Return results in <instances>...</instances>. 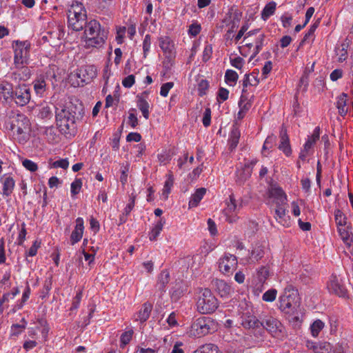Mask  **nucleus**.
Listing matches in <instances>:
<instances>
[{
    "label": "nucleus",
    "instance_id": "f257e3e1",
    "mask_svg": "<svg viewBox=\"0 0 353 353\" xmlns=\"http://www.w3.org/2000/svg\"><path fill=\"white\" fill-rule=\"evenodd\" d=\"M77 107L72 102L59 103L56 107L57 125L63 133H70L74 128Z\"/></svg>",
    "mask_w": 353,
    "mask_h": 353
},
{
    "label": "nucleus",
    "instance_id": "f03ea898",
    "mask_svg": "<svg viewBox=\"0 0 353 353\" xmlns=\"http://www.w3.org/2000/svg\"><path fill=\"white\" fill-rule=\"evenodd\" d=\"M83 40L88 49L100 48L105 43L106 34L101 30V24L96 20H91L84 26Z\"/></svg>",
    "mask_w": 353,
    "mask_h": 353
},
{
    "label": "nucleus",
    "instance_id": "7ed1b4c3",
    "mask_svg": "<svg viewBox=\"0 0 353 353\" xmlns=\"http://www.w3.org/2000/svg\"><path fill=\"white\" fill-rule=\"evenodd\" d=\"M299 305L300 298L297 290L292 285H288L279 298V309L290 316L296 314Z\"/></svg>",
    "mask_w": 353,
    "mask_h": 353
},
{
    "label": "nucleus",
    "instance_id": "20e7f679",
    "mask_svg": "<svg viewBox=\"0 0 353 353\" xmlns=\"http://www.w3.org/2000/svg\"><path fill=\"white\" fill-rule=\"evenodd\" d=\"M68 26L74 31L82 30L87 22V12L83 3L73 1L68 13Z\"/></svg>",
    "mask_w": 353,
    "mask_h": 353
},
{
    "label": "nucleus",
    "instance_id": "39448f33",
    "mask_svg": "<svg viewBox=\"0 0 353 353\" xmlns=\"http://www.w3.org/2000/svg\"><path fill=\"white\" fill-rule=\"evenodd\" d=\"M216 322L210 317L201 316L194 319L188 330L190 336L201 337L216 330Z\"/></svg>",
    "mask_w": 353,
    "mask_h": 353
},
{
    "label": "nucleus",
    "instance_id": "423d86ee",
    "mask_svg": "<svg viewBox=\"0 0 353 353\" xmlns=\"http://www.w3.org/2000/svg\"><path fill=\"white\" fill-rule=\"evenodd\" d=\"M219 301L209 289L201 291L196 302L197 311L201 314H211L216 310Z\"/></svg>",
    "mask_w": 353,
    "mask_h": 353
},
{
    "label": "nucleus",
    "instance_id": "0eeeda50",
    "mask_svg": "<svg viewBox=\"0 0 353 353\" xmlns=\"http://www.w3.org/2000/svg\"><path fill=\"white\" fill-rule=\"evenodd\" d=\"M97 77V68L92 65H83L70 76L77 79V82L72 83L74 86H82L84 83H88L92 81Z\"/></svg>",
    "mask_w": 353,
    "mask_h": 353
},
{
    "label": "nucleus",
    "instance_id": "6e6552de",
    "mask_svg": "<svg viewBox=\"0 0 353 353\" xmlns=\"http://www.w3.org/2000/svg\"><path fill=\"white\" fill-rule=\"evenodd\" d=\"M14 56V63L16 67L28 64L30 43L26 41H16L13 46Z\"/></svg>",
    "mask_w": 353,
    "mask_h": 353
},
{
    "label": "nucleus",
    "instance_id": "1a4fd4ad",
    "mask_svg": "<svg viewBox=\"0 0 353 353\" xmlns=\"http://www.w3.org/2000/svg\"><path fill=\"white\" fill-rule=\"evenodd\" d=\"M12 130L14 135L19 143L27 142L30 137V123L29 119L24 116H19L13 124Z\"/></svg>",
    "mask_w": 353,
    "mask_h": 353
},
{
    "label": "nucleus",
    "instance_id": "9d476101",
    "mask_svg": "<svg viewBox=\"0 0 353 353\" xmlns=\"http://www.w3.org/2000/svg\"><path fill=\"white\" fill-rule=\"evenodd\" d=\"M265 37V34L259 30L250 31L246 34L244 37V40L247 41L245 45L248 48L254 47L251 58L256 57L262 50Z\"/></svg>",
    "mask_w": 353,
    "mask_h": 353
},
{
    "label": "nucleus",
    "instance_id": "9b49d317",
    "mask_svg": "<svg viewBox=\"0 0 353 353\" xmlns=\"http://www.w3.org/2000/svg\"><path fill=\"white\" fill-rule=\"evenodd\" d=\"M226 207L223 210V214L225 216V221L229 223H236L239 219L238 208L234 194H230L228 199L225 201Z\"/></svg>",
    "mask_w": 353,
    "mask_h": 353
},
{
    "label": "nucleus",
    "instance_id": "f8f14e48",
    "mask_svg": "<svg viewBox=\"0 0 353 353\" xmlns=\"http://www.w3.org/2000/svg\"><path fill=\"white\" fill-rule=\"evenodd\" d=\"M237 265L236 257L230 254H225L219 262V270L225 274H232L236 270Z\"/></svg>",
    "mask_w": 353,
    "mask_h": 353
},
{
    "label": "nucleus",
    "instance_id": "ddd939ff",
    "mask_svg": "<svg viewBox=\"0 0 353 353\" xmlns=\"http://www.w3.org/2000/svg\"><path fill=\"white\" fill-rule=\"evenodd\" d=\"M31 99L30 89L25 84L19 85L14 89L12 99L21 106L26 105Z\"/></svg>",
    "mask_w": 353,
    "mask_h": 353
},
{
    "label": "nucleus",
    "instance_id": "4468645a",
    "mask_svg": "<svg viewBox=\"0 0 353 353\" xmlns=\"http://www.w3.org/2000/svg\"><path fill=\"white\" fill-rule=\"evenodd\" d=\"M268 199L269 204L287 205V195L280 187L272 185L268 190Z\"/></svg>",
    "mask_w": 353,
    "mask_h": 353
},
{
    "label": "nucleus",
    "instance_id": "2eb2a0df",
    "mask_svg": "<svg viewBox=\"0 0 353 353\" xmlns=\"http://www.w3.org/2000/svg\"><path fill=\"white\" fill-rule=\"evenodd\" d=\"M261 325L265 328L272 336H279L283 329L281 323L272 316H267L263 319Z\"/></svg>",
    "mask_w": 353,
    "mask_h": 353
},
{
    "label": "nucleus",
    "instance_id": "dca6fc26",
    "mask_svg": "<svg viewBox=\"0 0 353 353\" xmlns=\"http://www.w3.org/2000/svg\"><path fill=\"white\" fill-rule=\"evenodd\" d=\"M320 137V128L316 127L313 130L311 136L308 137V139L303 145V148L301 150L299 154V159L304 161L306 157L310 154V151L314 145L316 141Z\"/></svg>",
    "mask_w": 353,
    "mask_h": 353
},
{
    "label": "nucleus",
    "instance_id": "f3484780",
    "mask_svg": "<svg viewBox=\"0 0 353 353\" xmlns=\"http://www.w3.org/2000/svg\"><path fill=\"white\" fill-rule=\"evenodd\" d=\"M159 46L165 58L171 62L175 57V49L173 41L168 37H161L159 39Z\"/></svg>",
    "mask_w": 353,
    "mask_h": 353
},
{
    "label": "nucleus",
    "instance_id": "a211bd4d",
    "mask_svg": "<svg viewBox=\"0 0 353 353\" xmlns=\"http://www.w3.org/2000/svg\"><path fill=\"white\" fill-rule=\"evenodd\" d=\"M288 204L276 205L274 217L276 221L285 227L290 225V218L288 215Z\"/></svg>",
    "mask_w": 353,
    "mask_h": 353
},
{
    "label": "nucleus",
    "instance_id": "6ab92c4d",
    "mask_svg": "<svg viewBox=\"0 0 353 353\" xmlns=\"http://www.w3.org/2000/svg\"><path fill=\"white\" fill-rule=\"evenodd\" d=\"M327 288L330 292L339 296L343 297L346 295V290L341 285L339 279L335 275H332L329 279Z\"/></svg>",
    "mask_w": 353,
    "mask_h": 353
},
{
    "label": "nucleus",
    "instance_id": "aec40b11",
    "mask_svg": "<svg viewBox=\"0 0 353 353\" xmlns=\"http://www.w3.org/2000/svg\"><path fill=\"white\" fill-rule=\"evenodd\" d=\"M259 83V79L254 72L245 74L243 79L242 93L248 94L252 92L251 88L256 87Z\"/></svg>",
    "mask_w": 353,
    "mask_h": 353
},
{
    "label": "nucleus",
    "instance_id": "412c9836",
    "mask_svg": "<svg viewBox=\"0 0 353 353\" xmlns=\"http://www.w3.org/2000/svg\"><path fill=\"white\" fill-rule=\"evenodd\" d=\"M84 231V222L83 219L79 217L76 219V225L74 230L72 232L70 235V244L74 245L75 243L80 241L82 239Z\"/></svg>",
    "mask_w": 353,
    "mask_h": 353
},
{
    "label": "nucleus",
    "instance_id": "4be33fe9",
    "mask_svg": "<svg viewBox=\"0 0 353 353\" xmlns=\"http://www.w3.org/2000/svg\"><path fill=\"white\" fill-rule=\"evenodd\" d=\"M279 149L281 150L287 157L292 154V149L290 144V139L287 134V130L282 129L280 132V143Z\"/></svg>",
    "mask_w": 353,
    "mask_h": 353
},
{
    "label": "nucleus",
    "instance_id": "5701e85b",
    "mask_svg": "<svg viewBox=\"0 0 353 353\" xmlns=\"http://www.w3.org/2000/svg\"><path fill=\"white\" fill-rule=\"evenodd\" d=\"M261 321L252 314H244L242 316L241 325L246 329L259 327L261 326Z\"/></svg>",
    "mask_w": 353,
    "mask_h": 353
},
{
    "label": "nucleus",
    "instance_id": "b1692460",
    "mask_svg": "<svg viewBox=\"0 0 353 353\" xmlns=\"http://www.w3.org/2000/svg\"><path fill=\"white\" fill-rule=\"evenodd\" d=\"M152 306L150 303H144L138 313H137L134 316V321H140L141 323H143L146 321L150 317Z\"/></svg>",
    "mask_w": 353,
    "mask_h": 353
},
{
    "label": "nucleus",
    "instance_id": "393cba45",
    "mask_svg": "<svg viewBox=\"0 0 353 353\" xmlns=\"http://www.w3.org/2000/svg\"><path fill=\"white\" fill-rule=\"evenodd\" d=\"M17 68L18 69L12 73V77L14 79L26 81L30 78L32 74L30 68L25 65Z\"/></svg>",
    "mask_w": 353,
    "mask_h": 353
},
{
    "label": "nucleus",
    "instance_id": "a878e982",
    "mask_svg": "<svg viewBox=\"0 0 353 353\" xmlns=\"http://www.w3.org/2000/svg\"><path fill=\"white\" fill-rule=\"evenodd\" d=\"M19 293L18 288H13L11 292L5 293L0 300V314H2L5 308L8 307L9 302L14 299L15 296Z\"/></svg>",
    "mask_w": 353,
    "mask_h": 353
},
{
    "label": "nucleus",
    "instance_id": "bb28decb",
    "mask_svg": "<svg viewBox=\"0 0 353 353\" xmlns=\"http://www.w3.org/2000/svg\"><path fill=\"white\" fill-rule=\"evenodd\" d=\"M251 176L250 165H244L242 169H238L236 172V182L241 185Z\"/></svg>",
    "mask_w": 353,
    "mask_h": 353
},
{
    "label": "nucleus",
    "instance_id": "cd10ccee",
    "mask_svg": "<svg viewBox=\"0 0 353 353\" xmlns=\"http://www.w3.org/2000/svg\"><path fill=\"white\" fill-rule=\"evenodd\" d=\"M165 223V220L163 218L159 219L152 227L149 233V239L150 241H155L160 234L163 228Z\"/></svg>",
    "mask_w": 353,
    "mask_h": 353
},
{
    "label": "nucleus",
    "instance_id": "c85d7f7f",
    "mask_svg": "<svg viewBox=\"0 0 353 353\" xmlns=\"http://www.w3.org/2000/svg\"><path fill=\"white\" fill-rule=\"evenodd\" d=\"M206 193V189L201 188L197 189L195 192L191 196L189 201V208L196 207L201 200L203 198Z\"/></svg>",
    "mask_w": 353,
    "mask_h": 353
},
{
    "label": "nucleus",
    "instance_id": "c756f323",
    "mask_svg": "<svg viewBox=\"0 0 353 353\" xmlns=\"http://www.w3.org/2000/svg\"><path fill=\"white\" fill-rule=\"evenodd\" d=\"M252 94L242 93L239 101V107L241 110L247 113L252 106Z\"/></svg>",
    "mask_w": 353,
    "mask_h": 353
},
{
    "label": "nucleus",
    "instance_id": "7c9ffc66",
    "mask_svg": "<svg viewBox=\"0 0 353 353\" xmlns=\"http://www.w3.org/2000/svg\"><path fill=\"white\" fill-rule=\"evenodd\" d=\"M347 95L345 93L341 94L337 97L336 108L339 110V113L341 116H345L348 111V108L347 107Z\"/></svg>",
    "mask_w": 353,
    "mask_h": 353
},
{
    "label": "nucleus",
    "instance_id": "2f4dec72",
    "mask_svg": "<svg viewBox=\"0 0 353 353\" xmlns=\"http://www.w3.org/2000/svg\"><path fill=\"white\" fill-rule=\"evenodd\" d=\"M34 90L37 95L42 97L46 90V83L43 76L38 77L33 82Z\"/></svg>",
    "mask_w": 353,
    "mask_h": 353
},
{
    "label": "nucleus",
    "instance_id": "473e14b6",
    "mask_svg": "<svg viewBox=\"0 0 353 353\" xmlns=\"http://www.w3.org/2000/svg\"><path fill=\"white\" fill-rule=\"evenodd\" d=\"M338 232L343 241L346 244H350L352 242V232L350 228L345 225L344 226H339Z\"/></svg>",
    "mask_w": 353,
    "mask_h": 353
},
{
    "label": "nucleus",
    "instance_id": "72a5a7b5",
    "mask_svg": "<svg viewBox=\"0 0 353 353\" xmlns=\"http://www.w3.org/2000/svg\"><path fill=\"white\" fill-rule=\"evenodd\" d=\"M276 3L274 1H270L265 5L261 11V19L266 21L270 17L273 15L276 11Z\"/></svg>",
    "mask_w": 353,
    "mask_h": 353
},
{
    "label": "nucleus",
    "instance_id": "f704fd0d",
    "mask_svg": "<svg viewBox=\"0 0 353 353\" xmlns=\"http://www.w3.org/2000/svg\"><path fill=\"white\" fill-rule=\"evenodd\" d=\"M15 182L12 177L6 176L3 182V194L10 196L14 188Z\"/></svg>",
    "mask_w": 353,
    "mask_h": 353
},
{
    "label": "nucleus",
    "instance_id": "c9c22d12",
    "mask_svg": "<svg viewBox=\"0 0 353 353\" xmlns=\"http://www.w3.org/2000/svg\"><path fill=\"white\" fill-rule=\"evenodd\" d=\"M0 92L6 100L12 99L14 89L11 84L3 83L0 84Z\"/></svg>",
    "mask_w": 353,
    "mask_h": 353
},
{
    "label": "nucleus",
    "instance_id": "e433bc0d",
    "mask_svg": "<svg viewBox=\"0 0 353 353\" xmlns=\"http://www.w3.org/2000/svg\"><path fill=\"white\" fill-rule=\"evenodd\" d=\"M216 288L222 297L228 296L232 292L231 286L224 281H218L216 282Z\"/></svg>",
    "mask_w": 353,
    "mask_h": 353
},
{
    "label": "nucleus",
    "instance_id": "4c0bfd02",
    "mask_svg": "<svg viewBox=\"0 0 353 353\" xmlns=\"http://www.w3.org/2000/svg\"><path fill=\"white\" fill-rule=\"evenodd\" d=\"M170 281V274L167 270H163L158 277L157 286L161 292L165 291L166 285Z\"/></svg>",
    "mask_w": 353,
    "mask_h": 353
},
{
    "label": "nucleus",
    "instance_id": "58836bf2",
    "mask_svg": "<svg viewBox=\"0 0 353 353\" xmlns=\"http://www.w3.org/2000/svg\"><path fill=\"white\" fill-rule=\"evenodd\" d=\"M137 107L141 110L143 117L148 119L150 116V104L142 97H139L137 101Z\"/></svg>",
    "mask_w": 353,
    "mask_h": 353
},
{
    "label": "nucleus",
    "instance_id": "ea45409f",
    "mask_svg": "<svg viewBox=\"0 0 353 353\" xmlns=\"http://www.w3.org/2000/svg\"><path fill=\"white\" fill-rule=\"evenodd\" d=\"M325 327V323L320 319L315 320L310 327L311 334L313 337L316 338L321 331Z\"/></svg>",
    "mask_w": 353,
    "mask_h": 353
},
{
    "label": "nucleus",
    "instance_id": "a19ab883",
    "mask_svg": "<svg viewBox=\"0 0 353 353\" xmlns=\"http://www.w3.org/2000/svg\"><path fill=\"white\" fill-rule=\"evenodd\" d=\"M240 135V130L237 128H234L231 131L228 142L230 148L232 150L236 148L239 143Z\"/></svg>",
    "mask_w": 353,
    "mask_h": 353
},
{
    "label": "nucleus",
    "instance_id": "79ce46f5",
    "mask_svg": "<svg viewBox=\"0 0 353 353\" xmlns=\"http://www.w3.org/2000/svg\"><path fill=\"white\" fill-rule=\"evenodd\" d=\"M225 82L230 86H234L238 81L237 72L232 70H227L225 73Z\"/></svg>",
    "mask_w": 353,
    "mask_h": 353
},
{
    "label": "nucleus",
    "instance_id": "37998d69",
    "mask_svg": "<svg viewBox=\"0 0 353 353\" xmlns=\"http://www.w3.org/2000/svg\"><path fill=\"white\" fill-rule=\"evenodd\" d=\"M185 291L184 285L181 283H178L172 289L171 298L174 301H178L181 297Z\"/></svg>",
    "mask_w": 353,
    "mask_h": 353
},
{
    "label": "nucleus",
    "instance_id": "c03bdc74",
    "mask_svg": "<svg viewBox=\"0 0 353 353\" xmlns=\"http://www.w3.org/2000/svg\"><path fill=\"white\" fill-rule=\"evenodd\" d=\"M336 55L338 57V61L342 62L347 57V45L345 43L341 44L336 48Z\"/></svg>",
    "mask_w": 353,
    "mask_h": 353
},
{
    "label": "nucleus",
    "instance_id": "a18cd8bd",
    "mask_svg": "<svg viewBox=\"0 0 353 353\" xmlns=\"http://www.w3.org/2000/svg\"><path fill=\"white\" fill-rule=\"evenodd\" d=\"M334 219L336 224L337 225V228L339 226H344L347 225V217L344 214V213L339 210L336 209L334 210Z\"/></svg>",
    "mask_w": 353,
    "mask_h": 353
},
{
    "label": "nucleus",
    "instance_id": "49530a36",
    "mask_svg": "<svg viewBox=\"0 0 353 353\" xmlns=\"http://www.w3.org/2000/svg\"><path fill=\"white\" fill-rule=\"evenodd\" d=\"M52 112L48 104L41 105L39 108L38 116L41 119H50L52 117Z\"/></svg>",
    "mask_w": 353,
    "mask_h": 353
},
{
    "label": "nucleus",
    "instance_id": "de8ad7c7",
    "mask_svg": "<svg viewBox=\"0 0 353 353\" xmlns=\"http://www.w3.org/2000/svg\"><path fill=\"white\" fill-rule=\"evenodd\" d=\"M199 353H221L216 345L208 343L201 346L196 350Z\"/></svg>",
    "mask_w": 353,
    "mask_h": 353
},
{
    "label": "nucleus",
    "instance_id": "09e8293b",
    "mask_svg": "<svg viewBox=\"0 0 353 353\" xmlns=\"http://www.w3.org/2000/svg\"><path fill=\"white\" fill-rule=\"evenodd\" d=\"M173 177L172 175H168V179L165 182L163 192H162V196H163L164 199H167L168 197L169 194L170 193L171 188L173 185Z\"/></svg>",
    "mask_w": 353,
    "mask_h": 353
},
{
    "label": "nucleus",
    "instance_id": "8fccbe9b",
    "mask_svg": "<svg viewBox=\"0 0 353 353\" xmlns=\"http://www.w3.org/2000/svg\"><path fill=\"white\" fill-rule=\"evenodd\" d=\"M277 290L276 289H270L262 296L263 301L265 302H272L276 299Z\"/></svg>",
    "mask_w": 353,
    "mask_h": 353
},
{
    "label": "nucleus",
    "instance_id": "3c124183",
    "mask_svg": "<svg viewBox=\"0 0 353 353\" xmlns=\"http://www.w3.org/2000/svg\"><path fill=\"white\" fill-rule=\"evenodd\" d=\"M134 112L135 109L133 108L129 110V115L127 121L128 124L132 128H135L139 124V121Z\"/></svg>",
    "mask_w": 353,
    "mask_h": 353
},
{
    "label": "nucleus",
    "instance_id": "603ef678",
    "mask_svg": "<svg viewBox=\"0 0 353 353\" xmlns=\"http://www.w3.org/2000/svg\"><path fill=\"white\" fill-rule=\"evenodd\" d=\"M82 180L81 179H75L71 183L70 192L72 196H74L79 193L82 187Z\"/></svg>",
    "mask_w": 353,
    "mask_h": 353
},
{
    "label": "nucleus",
    "instance_id": "864d4df0",
    "mask_svg": "<svg viewBox=\"0 0 353 353\" xmlns=\"http://www.w3.org/2000/svg\"><path fill=\"white\" fill-rule=\"evenodd\" d=\"M209 88V83L205 79H201L198 83L199 95L202 97L205 95Z\"/></svg>",
    "mask_w": 353,
    "mask_h": 353
},
{
    "label": "nucleus",
    "instance_id": "5fc2aeb1",
    "mask_svg": "<svg viewBox=\"0 0 353 353\" xmlns=\"http://www.w3.org/2000/svg\"><path fill=\"white\" fill-rule=\"evenodd\" d=\"M230 62L232 67L241 70L245 64V61L243 58L240 57L230 58Z\"/></svg>",
    "mask_w": 353,
    "mask_h": 353
},
{
    "label": "nucleus",
    "instance_id": "6e6d98bb",
    "mask_svg": "<svg viewBox=\"0 0 353 353\" xmlns=\"http://www.w3.org/2000/svg\"><path fill=\"white\" fill-rule=\"evenodd\" d=\"M133 335L132 330H128L123 333L121 336L120 341L121 345L124 347L125 345L130 343Z\"/></svg>",
    "mask_w": 353,
    "mask_h": 353
},
{
    "label": "nucleus",
    "instance_id": "4d7b16f0",
    "mask_svg": "<svg viewBox=\"0 0 353 353\" xmlns=\"http://www.w3.org/2000/svg\"><path fill=\"white\" fill-rule=\"evenodd\" d=\"M125 32L126 28L124 26H120L117 28V35L115 39L118 44L120 45L123 43Z\"/></svg>",
    "mask_w": 353,
    "mask_h": 353
},
{
    "label": "nucleus",
    "instance_id": "13d9d810",
    "mask_svg": "<svg viewBox=\"0 0 353 353\" xmlns=\"http://www.w3.org/2000/svg\"><path fill=\"white\" fill-rule=\"evenodd\" d=\"M82 296H83V290H79V291L77 292L75 296L73 298L72 306L70 308L71 310H77L79 307V306L80 305V302L82 299Z\"/></svg>",
    "mask_w": 353,
    "mask_h": 353
},
{
    "label": "nucleus",
    "instance_id": "bf43d9fd",
    "mask_svg": "<svg viewBox=\"0 0 353 353\" xmlns=\"http://www.w3.org/2000/svg\"><path fill=\"white\" fill-rule=\"evenodd\" d=\"M22 165L26 170L32 172L38 170L37 164L30 159H24L22 161Z\"/></svg>",
    "mask_w": 353,
    "mask_h": 353
},
{
    "label": "nucleus",
    "instance_id": "052dcab7",
    "mask_svg": "<svg viewBox=\"0 0 353 353\" xmlns=\"http://www.w3.org/2000/svg\"><path fill=\"white\" fill-rule=\"evenodd\" d=\"M257 275L259 282L263 284L269 276V271L267 268L262 267L259 270Z\"/></svg>",
    "mask_w": 353,
    "mask_h": 353
},
{
    "label": "nucleus",
    "instance_id": "680f3d73",
    "mask_svg": "<svg viewBox=\"0 0 353 353\" xmlns=\"http://www.w3.org/2000/svg\"><path fill=\"white\" fill-rule=\"evenodd\" d=\"M151 46V37L150 34H146L144 37L143 41V54L145 57L147 56L148 52L150 51Z\"/></svg>",
    "mask_w": 353,
    "mask_h": 353
},
{
    "label": "nucleus",
    "instance_id": "e2e57ef3",
    "mask_svg": "<svg viewBox=\"0 0 353 353\" xmlns=\"http://www.w3.org/2000/svg\"><path fill=\"white\" fill-rule=\"evenodd\" d=\"M173 82H168L163 83L161 87L160 94L163 97H166L169 93V91L173 88Z\"/></svg>",
    "mask_w": 353,
    "mask_h": 353
},
{
    "label": "nucleus",
    "instance_id": "0e129e2a",
    "mask_svg": "<svg viewBox=\"0 0 353 353\" xmlns=\"http://www.w3.org/2000/svg\"><path fill=\"white\" fill-rule=\"evenodd\" d=\"M201 30L200 24L194 23L189 26L188 33L190 36L196 37L200 33Z\"/></svg>",
    "mask_w": 353,
    "mask_h": 353
},
{
    "label": "nucleus",
    "instance_id": "69168bd1",
    "mask_svg": "<svg viewBox=\"0 0 353 353\" xmlns=\"http://www.w3.org/2000/svg\"><path fill=\"white\" fill-rule=\"evenodd\" d=\"M202 122L205 127H208L210 125L211 110L209 108H207L204 111Z\"/></svg>",
    "mask_w": 353,
    "mask_h": 353
},
{
    "label": "nucleus",
    "instance_id": "338daca9",
    "mask_svg": "<svg viewBox=\"0 0 353 353\" xmlns=\"http://www.w3.org/2000/svg\"><path fill=\"white\" fill-rule=\"evenodd\" d=\"M135 82V77L133 74L128 75L122 81V85L127 88H131Z\"/></svg>",
    "mask_w": 353,
    "mask_h": 353
},
{
    "label": "nucleus",
    "instance_id": "774afa93",
    "mask_svg": "<svg viewBox=\"0 0 353 353\" xmlns=\"http://www.w3.org/2000/svg\"><path fill=\"white\" fill-rule=\"evenodd\" d=\"M330 350L331 345L330 343L326 342L319 343L316 353H329Z\"/></svg>",
    "mask_w": 353,
    "mask_h": 353
}]
</instances>
